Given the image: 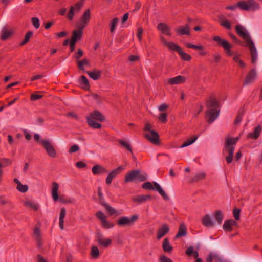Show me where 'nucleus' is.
Masks as SVG:
<instances>
[{
  "mask_svg": "<svg viewBox=\"0 0 262 262\" xmlns=\"http://www.w3.org/2000/svg\"><path fill=\"white\" fill-rule=\"evenodd\" d=\"M239 137L232 138L227 136L225 139V145L223 148V152H227L228 156L226 157V160L228 164H230L233 160L235 146L239 140Z\"/></svg>",
  "mask_w": 262,
  "mask_h": 262,
  "instance_id": "nucleus-2",
  "label": "nucleus"
},
{
  "mask_svg": "<svg viewBox=\"0 0 262 262\" xmlns=\"http://www.w3.org/2000/svg\"><path fill=\"white\" fill-rule=\"evenodd\" d=\"M97 239L98 244L104 247H108L112 243V240L109 238H105L100 233L97 234Z\"/></svg>",
  "mask_w": 262,
  "mask_h": 262,
  "instance_id": "nucleus-14",
  "label": "nucleus"
},
{
  "mask_svg": "<svg viewBox=\"0 0 262 262\" xmlns=\"http://www.w3.org/2000/svg\"><path fill=\"white\" fill-rule=\"evenodd\" d=\"M118 142L121 145V146H122L124 148H126L128 151H129L130 152H132V149L131 146L130 145V144L128 143H127L125 141L122 140H119L118 141Z\"/></svg>",
  "mask_w": 262,
  "mask_h": 262,
  "instance_id": "nucleus-50",
  "label": "nucleus"
},
{
  "mask_svg": "<svg viewBox=\"0 0 262 262\" xmlns=\"http://www.w3.org/2000/svg\"><path fill=\"white\" fill-rule=\"evenodd\" d=\"M152 196L151 195H138L133 197L132 200L134 202L140 204L143 203L147 200H151Z\"/></svg>",
  "mask_w": 262,
  "mask_h": 262,
  "instance_id": "nucleus-18",
  "label": "nucleus"
},
{
  "mask_svg": "<svg viewBox=\"0 0 262 262\" xmlns=\"http://www.w3.org/2000/svg\"><path fill=\"white\" fill-rule=\"evenodd\" d=\"M163 251L166 253H171L173 250V247L170 244L168 238H165L162 244Z\"/></svg>",
  "mask_w": 262,
  "mask_h": 262,
  "instance_id": "nucleus-35",
  "label": "nucleus"
},
{
  "mask_svg": "<svg viewBox=\"0 0 262 262\" xmlns=\"http://www.w3.org/2000/svg\"><path fill=\"white\" fill-rule=\"evenodd\" d=\"M34 238L36 241L38 248H41L42 245V236L38 228L34 229Z\"/></svg>",
  "mask_w": 262,
  "mask_h": 262,
  "instance_id": "nucleus-17",
  "label": "nucleus"
},
{
  "mask_svg": "<svg viewBox=\"0 0 262 262\" xmlns=\"http://www.w3.org/2000/svg\"><path fill=\"white\" fill-rule=\"evenodd\" d=\"M75 13H76V12L75 11V10L74 9V8L71 7L67 16L68 19L70 20H72Z\"/></svg>",
  "mask_w": 262,
  "mask_h": 262,
  "instance_id": "nucleus-59",
  "label": "nucleus"
},
{
  "mask_svg": "<svg viewBox=\"0 0 262 262\" xmlns=\"http://www.w3.org/2000/svg\"><path fill=\"white\" fill-rule=\"evenodd\" d=\"M96 216L101 220L102 227L103 228L107 229L112 228L114 226V224L113 223H111L106 220V217L102 211H98L96 213Z\"/></svg>",
  "mask_w": 262,
  "mask_h": 262,
  "instance_id": "nucleus-8",
  "label": "nucleus"
},
{
  "mask_svg": "<svg viewBox=\"0 0 262 262\" xmlns=\"http://www.w3.org/2000/svg\"><path fill=\"white\" fill-rule=\"evenodd\" d=\"M186 46L189 48H193L196 50H202L203 47L202 45H195L190 43H186Z\"/></svg>",
  "mask_w": 262,
  "mask_h": 262,
  "instance_id": "nucleus-57",
  "label": "nucleus"
},
{
  "mask_svg": "<svg viewBox=\"0 0 262 262\" xmlns=\"http://www.w3.org/2000/svg\"><path fill=\"white\" fill-rule=\"evenodd\" d=\"M59 201L60 202L63 204H74L75 202V200L73 198H67L63 199L62 198H59Z\"/></svg>",
  "mask_w": 262,
  "mask_h": 262,
  "instance_id": "nucleus-54",
  "label": "nucleus"
},
{
  "mask_svg": "<svg viewBox=\"0 0 262 262\" xmlns=\"http://www.w3.org/2000/svg\"><path fill=\"white\" fill-rule=\"evenodd\" d=\"M238 8L244 11H254L258 9V4L253 0L241 1L237 3Z\"/></svg>",
  "mask_w": 262,
  "mask_h": 262,
  "instance_id": "nucleus-7",
  "label": "nucleus"
},
{
  "mask_svg": "<svg viewBox=\"0 0 262 262\" xmlns=\"http://www.w3.org/2000/svg\"><path fill=\"white\" fill-rule=\"evenodd\" d=\"M24 205L27 209L32 210L33 209V203L31 201L26 200L24 202Z\"/></svg>",
  "mask_w": 262,
  "mask_h": 262,
  "instance_id": "nucleus-58",
  "label": "nucleus"
},
{
  "mask_svg": "<svg viewBox=\"0 0 262 262\" xmlns=\"http://www.w3.org/2000/svg\"><path fill=\"white\" fill-rule=\"evenodd\" d=\"M124 169L125 166L121 165L111 171L108 174L107 177L106 178V183L107 185H110L112 183L113 180Z\"/></svg>",
  "mask_w": 262,
  "mask_h": 262,
  "instance_id": "nucleus-9",
  "label": "nucleus"
},
{
  "mask_svg": "<svg viewBox=\"0 0 262 262\" xmlns=\"http://www.w3.org/2000/svg\"><path fill=\"white\" fill-rule=\"evenodd\" d=\"M153 185H154L155 187L153 186L151 182H146L143 184V185H142V188L146 190H154L155 189L164 200H169V196L162 189V188L158 183L154 182Z\"/></svg>",
  "mask_w": 262,
  "mask_h": 262,
  "instance_id": "nucleus-6",
  "label": "nucleus"
},
{
  "mask_svg": "<svg viewBox=\"0 0 262 262\" xmlns=\"http://www.w3.org/2000/svg\"><path fill=\"white\" fill-rule=\"evenodd\" d=\"M78 30H74L73 32L72 37L71 41L76 42L78 40L80 39L82 36L83 29L78 28Z\"/></svg>",
  "mask_w": 262,
  "mask_h": 262,
  "instance_id": "nucleus-30",
  "label": "nucleus"
},
{
  "mask_svg": "<svg viewBox=\"0 0 262 262\" xmlns=\"http://www.w3.org/2000/svg\"><path fill=\"white\" fill-rule=\"evenodd\" d=\"M138 174H137V180L143 182L147 179V175L145 173H141L139 170H138Z\"/></svg>",
  "mask_w": 262,
  "mask_h": 262,
  "instance_id": "nucleus-49",
  "label": "nucleus"
},
{
  "mask_svg": "<svg viewBox=\"0 0 262 262\" xmlns=\"http://www.w3.org/2000/svg\"><path fill=\"white\" fill-rule=\"evenodd\" d=\"M91 256L94 258H97L99 257L100 254L98 248L96 246H93L91 248Z\"/></svg>",
  "mask_w": 262,
  "mask_h": 262,
  "instance_id": "nucleus-47",
  "label": "nucleus"
},
{
  "mask_svg": "<svg viewBox=\"0 0 262 262\" xmlns=\"http://www.w3.org/2000/svg\"><path fill=\"white\" fill-rule=\"evenodd\" d=\"M158 119L162 123H166L167 121V114L165 113H161L159 115Z\"/></svg>",
  "mask_w": 262,
  "mask_h": 262,
  "instance_id": "nucleus-55",
  "label": "nucleus"
},
{
  "mask_svg": "<svg viewBox=\"0 0 262 262\" xmlns=\"http://www.w3.org/2000/svg\"><path fill=\"white\" fill-rule=\"evenodd\" d=\"M77 64L79 69L82 70L83 72H86L84 66H89L90 62L86 58H84L81 60L77 61Z\"/></svg>",
  "mask_w": 262,
  "mask_h": 262,
  "instance_id": "nucleus-37",
  "label": "nucleus"
},
{
  "mask_svg": "<svg viewBox=\"0 0 262 262\" xmlns=\"http://www.w3.org/2000/svg\"><path fill=\"white\" fill-rule=\"evenodd\" d=\"M139 218L138 214H135L130 217L121 216L117 221V225L121 227L132 226Z\"/></svg>",
  "mask_w": 262,
  "mask_h": 262,
  "instance_id": "nucleus-4",
  "label": "nucleus"
},
{
  "mask_svg": "<svg viewBox=\"0 0 262 262\" xmlns=\"http://www.w3.org/2000/svg\"><path fill=\"white\" fill-rule=\"evenodd\" d=\"M47 155L52 158L57 157V152L51 142L49 140L43 146Z\"/></svg>",
  "mask_w": 262,
  "mask_h": 262,
  "instance_id": "nucleus-12",
  "label": "nucleus"
},
{
  "mask_svg": "<svg viewBox=\"0 0 262 262\" xmlns=\"http://www.w3.org/2000/svg\"><path fill=\"white\" fill-rule=\"evenodd\" d=\"M235 31L237 34L245 40L246 42L245 46L248 47L250 51L252 62L253 64L255 63L257 59V51L248 31L244 27L239 24L235 26Z\"/></svg>",
  "mask_w": 262,
  "mask_h": 262,
  "instance_id": "nucleus-1",
  "label": "nucleus"
},
{
  "mask_svg": "<svg viewBox=\"0 0 262 262\" xmlns=\"http://www.w3.org/2000/svg\"><path fill=\"white\" fill-rule=\"evenodd\" d=\"M33 33L31 31L28 32L25 36L23 41L20 43V46L26 45L29 40Z\"/></svg>",
  "mask_w": 262,
  "mask_h": 262,
  "instance_id": "nucleus-52",
  "label": "nucleus"
},
{
  "mask_svg": "<svg viewBox=\"0 0 262 262\" xmlns=\"http://www.w3.org/2000/svg\"><path fill=\"white\" fill-rule=\"evenodd\" d=\"M49 140L43 139L38 134H34V141L39 145L43 146Z\"/></svg>",
  "mask_w": 262,
  "mask_h": 262,
  "instance_id": "nucleus-36",
  "label": "nucleus"
},
{
  "mask_svg": "<svg viewBox=\"0 0 262 262\" xmlns=\"http://www.w3.org/2000/svg\"><path fill=\"white\" fill-rule=\"evenodd\" d=\"M79 82L81 84H83L87 87L89 86V81L86 77L84 75L80 76L79 79Z\"/></svg>",
  "mask_w": 262,
  "mask_h": 262,
  "instance_id": "nucleus-53",
  "label": "nucleus"
},
{
  "mask_svg": "<svg viewBox=\"0 0 262 262\" xmlns=\"http://www.w3.org/2000/svg\"><path fill=\"white\" fill-rule=\"evenodd\" d=\"M91 96L93 98V99H94L95 100H96V101L97 103H101V102L102 101V98L100 96H99L98 94H92Z\"/></svg>",
  "mask_w": 262,
  "mask_h": 262,
  "instance_id": "nucleus-64",
  "label": "nucleus"
},
{
  "mask_svg": "<svg viewBox=\"0 0 262 262\" xmlns=\"http://www.w3.org/2000/svg\"><path fill=\"white\" fill-rule=\"evenodd\" d=\"M236 225V222L233 219L228 220L225 221L223 228L225 231H231L232 227Z\"/></svg>",
  "mask_w": 262,
  "mask_h": 262,
  "instance_id": "nucleus-26",
  "label": "nucleus"
},
{
  "mask_svg": "<svg viewBox=\"0 0 262 262\" xmlns=\"http://www.w3.org/2000/svg\"><path fill=\"white\" fill-rule=\"evenodd\" d=\"M59 189V185L56 182H53L52 187V196L55 201L59 199L58 191Z\"/></svg>",
  "mask_w": 262,
  "mask_h": 262,
  "instance_id": "nucleus-31",
  "label": "nucleus"
},
{
  "mask_svg": "<svg viewBox=\"0 0 262 262\" xmlns=\"http://www.w3.org/2000/svg\"><path fill=\"white\" fill-rule=\"evenodd\" d=\"M157 28L159 31H161L163 34L167 36H171L170 29L166 24L160 23L158 25Z\"/></svg>",
  "mask_w": 262,
  "mask_h": 262,
  "instance_id": "nucleus-25",
  "label": "nucleus"
},
{
  "mask_svg": "<svg viewBox=\"0 0 262 262\" xmlns=\"http://www.w3.org/2000/svg\"><path fill=\"white\" fill-rule=\"evenodd\" d=\"M240 55L238 54H235L233 57V60L235 62L237 63L241 67L244 68L245 66L244 62L240 59Z\"/></svg>",
  "mask_w": 262,
  "mask_h": 262,
  "instance_id": "nucleus-48",
  "label": "nucleus"
},
{
  "mask_svg": "<svg viewBox=\"0 0 262 262\" xmlns=\"http://www.w3.org/2000/svg\"><path fill=\"white\" fill-rule=\"evenodd\" d=\"M144 136L148 141L154 144H157L159 142V135L157 132L154 130L146 133Z\"/></svg>",
  "mask_w": 262,
  "mask_h": 262,
  "instance_id": "nucleus-13",
  "label": "nucleus"
},
{
  "mask_svg": "<svg viewBox=\"0 0 262 262\" xmlns=\"http://www.w3.org/2000/svg\"><path fill=\"white\" fill-rule=\"evenodd\" d=\"M206 174L204 172L196 173L191 180V182H196L200 180H204L206 178Z\"/></svg>",
  "mask_w": 262,
  "mask_h": 262,
  "instance_id": "nucleus-40",
  "label": "nucleus"
},
{
  "mask_svg": "<svg viewBox=\"0 0 262 262\" xmlns=\"http://www.w3.org/2000/svg\"><path fill=\"white\" fill-rule=\"evenodd\" d=\"M138 174V170L129 171L125 176L124 182L128 183L137 180V174Z\"/></svg>",
  "mask_w": 262,
  "mask_h": 262,
  "instance_id": "nucleus-27",
  "label": "nucleus"
},
{
  "mask_svg": "<svg viewBox=\"0 0 262 262\" xmlns=\"http://www.w3.org/2000/svg\"><path fill=\"white\" fill-rule=\"evenodd\" d=\"M83 55V51L80 49H79L77 51V52L74 54V57L77 59V60H79Z\"/></svg>",
  "mask_w": 262,
  "mask_h": 262,
  "instance_id": "nucleus-61",
  "label": "nucleus"
},
{
  "mask_svg": "<svg viewBox=\"0 0 262 262\" xmlns=\"http://www.w3.org/2000/svg\"><path fill=\"white\" fill-rule=\"evenodd\" d=\"M85 73L94 80H97L100 78L101 71H94L92 72L86 71Z\"/></svg>",
  "mask_w": 262,
  "mask_h": 262,
  "instance_id": "nucleus-39",
  "label": "nucleus"
},
{
  "mask_svg": "<svg viewBox=\"0 0 262 262\" xmlns=\"http://www.w3.org/2000/svg\"><path fill=\"white\" fill-rule=\"evenodd\" d=\"M197 139L198 137L196 136H193L191 137L190 138L184 141V143L180 146V147L184 148L193 144L196 140Z\"/></svg>",
  "mask_w": 262,
  "mask_h": 262,
  "instance_id": "nucleus-42",
  "label": "nucleus"
},
{
  "mask_svg": "<svg viewBox=\"0 0 262 262\" xmlns=\"http://www.w3.org/2000/svg\"><path fill=\"white\" fill-rule=\"evenodd\" d=\"M12 34V32L11 31L8 30L6 29H4L2 32L1 39L2 40H7L11 36Z\"/></svg>",
  "mask_w": 262,
  "mask_h": 262,
  "instance_id": "nucleus-43",
  "label": "nucleus"
},
{
  "mask_svg": "<svg viewBox=\"0 0 262 262\" xmlns=\"http://www.w3.org/2000/svg\"><path fill=\"white\" fill-rule=\"evenodd\" d=\"M241 210L238 208H234L233 211L234 217L236 220H238L240 217Z\"/></svg>",
  "mask_w": 262,
  "mask_h": 262,
  "instance_id": "nucleus-60",
  "label": "nucleus"
},
{
  "mask_svg": "<svg viewBox=\"0 0 262 262\" xmlns=\"http://www.w3.org/2000/svg\"><path fill=\"white\" fill-rule=\"evenodd\" d=\"M214 217L218 224H221L223 219V215L222 211L220 210L215 211L214 213Z\"/></svg>",
  "mask_w": 262,
  "mask_h": 262,
  "instance_id": "nucleus-45",
  "label": "nucleus"
},
{
  "mask_svg": "<svg viewBox=\"0 0 262 262\" xmlns=\"http://www.w3.org/2000/svg\"><path fill=\"white\" fill-rule=\"evenodd\" d=\"M187 234V228L184 223H182L180 225L179 230L175 236V238H178L181 237L186 236Z\"/></svg>",
  "mask_w": 262,
  "mask_h": 262,
  "instance_id": "nucleus-29",
  "label": "nucleus"
},
{
  "mask_svg": "<svg viewBox=\"0 0 262 262\" xmlns=\"http://www.w3.org/2000/svg\"><path fill=\"white\" fill-rule=\"evenodd\" d=\"M190 27L188 24H185L178 27L175 31L179 35H188L190 34Z\"/></svg>",
  "mask_w": 262,
  "mask_h": 262,
  "instance_id": "nucleus-15",
  "label": "nucleus"
},
{
  "mask_svg": "<svg viewBox=\"0 0 262 262\" xmlns=\"http://www.w3.org/2000/svg\"><path fill=\"white\" fill-rule=\"evenodd\" d=\"M175 47V48L173 49V51H176L178 53L179 55L180 56L181 58L185 60V61H189L191 59V57L190 55H189L188 54L184 52L182 49L178 45H174Z\"/></svg>",
  "mask_w": 262,
  "mask_h": 262,
  "instance_id": "nucleus-16",
  "label": "nucleus"
},
{
  "mask_svg": "<svg viewBox=\"0 0 262 262\" xmlns=\"http://www.w3.org/2000/svg\"><path fill=\"white\" fill-rule=\"evenodd\" d=\"M161 42L166 46H167L169 50L173 51L175 48L174 46L173 45H177V44L174 43L172 42H168L166 39L163 37L161 36L160 38Z\"/></svg>",
  "mask_w": 262,
  "mask_h": 262,
  "instance_id": "nucleus-44",
  "label": "nucleus"
},
{
  "mask_svg": "<svg viewBox=\"0 0 262 262\" xmlns=\"http://www.w3.org/2000/svg\"><path fill=\"white\" fill-rule=\"evenodd\" d=\"M262 128L260 125H258L254 128L253 132L249 133L247 137L250 139H257L260 136Z\"/></svg>",
  "mask_w": 262,
  "mask_h": 262,
  "instance_id": "nucleus-23",
  "label": "nucleus"
},
{
  "mask_svg": "<svg viewBox=\"0 0 262 262\" xmlns=\"http://www.w3.org/2000/svg\"><path fill=\"white\" fill-rule=\"evenodd\" d=\"M66 209L64 207L61 208L60 212L59 222V227L61 230L64 229V219L66 215Z\"/></svg>",
  "mask_w": 262,
  "mask_h": 262,
  "instance_id": "nucleus-32",
  "label": "nucleus"
},
{
  "mask_svg": "<svg viewBox=\"0 0 262 262\" xmlns=\"http://www.w3.org/2000/svg\"><path fill=\"white\" fill-rule=\"evenodd\" d=\"M224 262L222 258L216 253H210L206 258V262Z\"/></svg>",
  "mask_w": 262,
  "mask_h": 262,
  "instance_id": "nucleus-28",
  "label": "nucleus"
},
{
  "mask_svg": "<svg viewBox=\"0 0 262 262\" xmlns=\"http://www.w3.org/2000/svg\"><path fill=\"white\" fill-rule=\"evenodd\" d=\"M169 231V227L168 225L163 224L162 227L159 228L157 231V238L158 239H161L162 237L165 235Z\"/></svg>",
  "mask_w": 262,
  "mask_h": 262,
  "instance_id": "nucleus-21",
  "label": "nucleus"
},
{
  "mask_svg": "<svg viewBox=\"0 0 262 262\" xmlns=\"http://www.w3.org/2000/svg\"><path fill=\"white\" fill-rule=\"evenodd\" d=\"M212 57L213 58V61L215 63L219 62L222 58L221 55L217 53H214L212 55Z\"/></svg>",
  "mask_w": 262,
  "mask_h": 262,
  "instance_id": "nucleus-62",
  "label": "nucleus"
},
{
  "mask_svg": "<svg viewBox=\"0 0 262 262\" xmlns=\"http://www.w3.org/2000/svg\"><path fill=\"white\" fill-rule=\"evenodd\" d=\"M82 5L83 3L82 2H78L76 3L74 6H72L71 7L74 8L76 13H78L80 11Z\"/></svg>",
  "mask_w": 262,
  "mask_h": 262,
  "instance_id": "nucleus-56",
  "label": "nucleus"
},
{
  "mask_svg": "<svg viewBox=\"0 0 262 262\" xmlns=\"http://www.w3.org/2000/svg\"><path fill=\"white\" fill-rule=\"evenodd\" d=\"M185 254L188 256L193 255L194 258H198V257H199V252L194 250V247L192 246H190L187 248L185 251Z\"/></svg>",
  "mask_w": 262,
  "mask_h": 262,
  "instance_id": "nucleus-38",
  "label": "nucleus"
},
{
  "mask_svg": "<svg viewBox=\"0 0 262 262\" xmlns=\"http://www.w3.org/2000/svg\"><path fill=\"white\" fill-rule=\"evenodd\" d=\"M101 204L104 207L105 209L110 215H113L117 213V211L115 208L111 207L108 204L104 202H103Z\"/></svg>",
  "mask_w": 262,
  "mask_h": 262,
  "instance_id": "nucleus-41",
  "label": "nucleus"
},
{
  "mask_svg": "<svg viewBox=\"0 0 262 262\" xmlns=\"http://www.w3.org/2000/svg\"><path fill=\"white\" fill-rule=\"evenodd\" d=\"M88 124L94 129H99L101 128V124L96 122L94 120L103 122L105 120V117L103 114L97 110H94L86 117Z\"/></svg>",
  "mask_w": 262,
  "mask_h": 262,
  "instance_id": "nucleus-3",
  "label": "nucleus"
},
{
  "mask_svg": "<svg viewBox=\"0 0 262 262\" xmlns=\"http://www.w3.org/2000/svg\"><path fill=\"white\" fill-rule=\"evenodd\" d=\"M14 182L17 184V189L22 193H25L28 191V187L27 185H23L18 179L15 178Z\"/></svg>",
  "mask_w": 262,
  "mask_h": 262,
  "instance_id": "nucleus-33",
  "label": "nucleus"
},
{
  "mask_svg": "<svg viewBox=\"0 0 262 262\" xmlns=\"http://www.w3.org/2000/svg\"><path fill=\"white\" fill-rule=\"evenodd\" d=\"M219 102L217 100L213 98V97H209L206 102V107L208 108H216L218 109L219 106Z\"/></svg>",
  "mask_w": 262,
  "mask_h": 262,
  "instance_id": "nucleus-22",
  "label": "nucleus"
},
{
  "mask_svg": "<svg viewBox=\"0 0 262 262\" xmlns=\"http://www.w3.org/2000/svg\"><path fill=\"white\" fill-rule=\"evenodd\" d=\"M91 19V12L89 9L86 10L80 20V23L77 25V28L84 29L88 24Z\"/></svg>",
  "mask_w": 262,
  "mask_h": 262,
  "instance_id": "nucleus-10",
  "label": "nucleus"
},
{
  "mask_svg": "<svg viewBox=\"0 0 262 262\" xmlns=\"http://www.w3.org/2000/svg\"><path fill=\"white\" fill-rule=\"evenodd\" d=\"M212 39L217 43L218 46L223 48L227 56H231L233 55V52L231 50L232 45L227 40L222 39L219 36H214Z\"/></svg>",
  "mask_w": 262,
  "mask_h": 262,
  "instance_id": "nucleus-5",
  "label": "nucleus"
},
{
  "mask_svg": "<svg viewBox=\"0 0 262 262\" xmlns=\"http://www.w3.org/2000/svg\"><path fill=\"white\" fill-rule=\"evenodd\" d=\"M220 25L222 27H223L225 28L228 29V30L231 29V23L229 21H228L225 18H220Z\"/></svg>",
  "mask_w": 262,
  "mask_h": 262,
  "instance_id": "nucleus-46",
  "label": "nucleus"
},
{
  "mask_svg": "<svg viewBox=\"0 0 262 262\" xmlns=\"http://www.w3.org/2000/svg\"><path fill=\"white\" fill-rule=\"evenodd\" d=\"M203 225L206 227H212L213 225V222L209 215H205L202 219Z\"/></svg>",
  "mask_w": 262,
  "mask_h": 262,
  "instance_id": "nucleus-34",
  "label": "nucleus"
},
{
  "mask_svg": "<svg viewBox=\"0 0 262 262\" xmlns=\"http://www.w3.org/2000/svg\"><path fill=\"white\" fill-rule=\"evenodd\" d=\"M160 262H173L172 260L164 255H161L159 258Z\"/></svg>",
  "mask_w": 262,
  "mask_h": 262,
  "instance_id": "nucleus-63",
  "label": "nucleus"
},
{
  "mask_svg": "<svg viewBox=\"0 0 262 262\" xmlns=\"http://www.w3.org/2000/svg\"><path fill=\"white\" fill-rule=\"evenodd\" d=\"M185 77L181 75H179L173 78H169L167 80V82L169 84L173 85L183 83L185 81Z\"/></svg>",
  "mask_w": 262,
  "mask_h": 262,
  "instance_id": "nucleus-20",
  "label": "nucleus"
},
{
  "mask_svg": "<svg viewBox=\"0 0 262 262\" xmlns=\"http://www.w3.org/2000/svg\"><path fill=\"white\" fill-rule=\"evenodd\" d=\"M107 170L103 166L97 164L94 165L92 169V172L94 175H100L107 172Z\"/></svg>",
  "mask_w": 262,
  "mask_h": 262,
  "instance_id": "nucleus-19",
  "label": "nucleus"
},
{
  "mask_svg": "<svg viewBox=\"0 0 262 262\" xmlns=\"http://www.w3.org/2000/svg\"><path fill=\"white\" fill-rule=\"evenodd\" d=\"M220 109L210 108L206 111L205 114L208 118V122L211 123L217 118L220 113Z\"/></svg>",
  "mask_w": 262,
  "mask_h": 262,
  "instance_id": "nucleus-11",
  "label": "nucleus"
},
{
  "mask_svg": "<svg viewBox=\"0 0 262 262\" xmlns=\"http://www.w3.org/2000/svg\"><path fill=\"white\" fill-rule=\"evenodd\" d=\"M119 21V19L117 18H114L112 19L110 24V31L113 33L115 31L116 26Z\"/></svg>",
  "mask_w": 262,
  "mask_h": 262,
  "instance_id": "nucleus-51",
  "label": "nucleus"
},
{
  "mask_svg": "<svg viewBox=\"0 0 262 262\" xmlns=\"http://www.w3.org/2000/svg\"><path fill=\"white\" fill-rule=\"evenodd\" d=\"M256 77V73L255 70L254 69L251 70L247 75L244 84L245 85H248L252 83L255 79Z\"/></svg>",
  "mask_w": 262,
  "mask_h": 262,
  "instance_id": "nucleus-24",
  "label": "nucleus"
}]
</instances>
